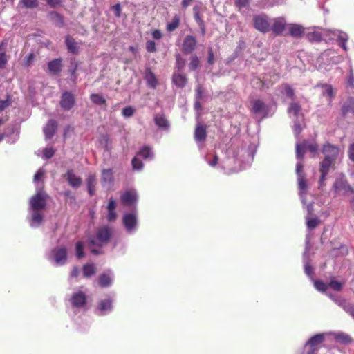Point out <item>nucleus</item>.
<instances>
[{
  "label": "nucleus",
  "instance_id": "1",
  "mask_svg": "<svg viewBox=\"0 0 354 354\" xmlns=\"http://www.w3.org/2000/svg\"><path fill=\"white\" fill-rule=\"evenodd\" d=\"M113 229L109 225H103L98 227L94 236L88 239V246L90 252L95 255L104 254L101 249L108 245L112 239Z\"/></svg>",
  "mask_w": 354,
  "mask_h": 354
},
{
  "label": "nucleus",
  "instance_id": "2",
  "mask_svg": "<svg viewBox=\"0 0 354 354\" xmlns=\"http://www.w3.org/2000/svg\"><path fill=\"white\" fill-rule=\"evenodd\" d=\"M48 195L43 191L40 190L32 196L30 198V203L33 210H41L45 209L46 206V201Z\"/></svg>",
  "mask_w": 354,
  "mask_h": 354
},
{
  "label": "nucleus",
  "instance_id": "3",
  "mask_svg": "<svg viewBox=\"0 0 354 354\" xmlns=\"http://www.w3.org/2000/svg\"><path fill=\"white\" fill-rule=\"evenodd\" d=\"M254 28L260 32H267L270 30L268 18L266 15H256L253 18Z\"/></svg>",
  "mask_w": 354,
  "mask_h": 354
},
{
  "label": "nucleus",
  "instance_id": "4",
  "mask_svg": "<svg viewBox=\"0 0 354 354\" xmlns=\"http://www.w3.org/2000/svg\"><path fill=\"white\" fill-rule=\"evenodd\" d=\"M75 104V95L70 91H64L59 101L60 106L65 111L71 110Z\"/></svg>",
  "mask_w": 354,
  "mask_h": 354
},
{
  "label": "nucleus",
  "instance_id": "5",
  "mask_svg": "<svg viewBox=\"0 0 354 354\" xmlns=\"http://www.w3.org/2000/svg\"><path fill=\"white\" fill-rule=\"evenodd\" d=\"M339 147L328 142L323 145L322 152L325 156L324 158L335 162L339 153Z\"/></svg>",
  "mask_w": 354,
  "mask_h": 354
},
{
  "label": "nucleus",
  "instance_id": "6",
  "mask_svg": "<svg viewBox=\"0 0 354 354\" xmlns=\"http://www.w3.org/2000/svg\"><path fill=\"white\" fill-rule=\"evenodd\" d=\"M197 45V40L193 35H187L182 44V51L185 54H190L195 50Z\"/></svg>",
  "mask_w": 354,
  "mask_h": 354
},
{
  "label": "nucleus",
  "instance_id": "7",
  "mask_svg": "<svg viewBox=\"0 0 354 354\" xmlns=\"http://www.w3.org/2000/svg\"><path fill=\"white\" fill-rule=\"evenodd\" d=\"M171 82L177 88H183L188 82V79L182 71H174L171 76Z\"/></svg>",
  "mask_w": 354,
  "mask_h": 354
},
{
  "label": "nucleus",
  "instance_id": "8",
  "mask_svg": "<svg viewBox=\"0 0 354 354\" xmlns=\"http://www.w3.org/2000/svg\"><path fill=\"white\" fill-rule=\"evenodd\" d=\"M87 301L86 294L82 291H78L72 295L71 297V302L73 307L82 308L84 307Z\"/></svg>",
  "mask_w": 354,
  "mask_h": 354
},
{
  "label": "nucleus",
  "instance_id": "9",
  "mask_svg": "<svg viewBox=\"0 0 354 354\" xmlns=\"http://www.w3.org/2000/svg\"><path fill=\"white\" fill-rule=\"evenodd\" d=\"M334 162V161L328 160V158H324L319 163V171L321 173V176L319 181V186L323 185L324 182L326 180V177L329 171V169Z\"/></svg>",
  "mask_w": 354,
  "mask_h": 354
},
{
  "label": "nucleus",
  "instance_id": "10",
  "mask_svg": "<svg viewBox=\"0 0 354 354\" xmlns=\"http://www.w3.org/2000/svg\"><path fill=\"white\" fill-rule=\"evenodd\" d=\"M62 59L57 58L50 61L48 63V73L53 75H57L62 70Z\"/></svg>",
  "mask_w": 354,
  "mask_h": 354
},
{
  "label": "nucleus",
  "instance_id": "11",
  "mask_svg": "<svg viewBox=\"0 0 354 354\" xmlns=\"http://www.w3.org/2000/svg\"><path fill=\"white\" fill-rule=\"evenodd\" d=\"M57 122L53 119L48 121L44 127V133L46 139H51L55 134L57 129Z\"/></svg>",
  "mask_w": 354,
  "mask_h": 354
},
{
  "label": "nucleus",
  "instance_id": "12",
  "mask_svg": "<svg viewBox=\"0 0 354 354\" xmlns=\"http://www.w3.org/2000/svg\"><path fill=\"white\" fill-rule=\"evenodd\" d=\"M333 189L337 193H346L348 192H353L352 187L346 181L342 179H337L333 184Z\"/></svg>",
  "mask_w": 354,
  "mask_h": 354
},
{
  "label": "nucleus",
  "instance_id": "13",
  "mask_svg": "<svg viewBox=\"0 0 354 354\" xmlns=\"http://www.w3.org/2000/svg\"><path fill=\"white\" fill-rule=\"evenodd\" d=\"M65 176L68 184L74 188L79 187L82 183V178L77 176L73 169H68L66 173Z\"/></svg>",
  "mask_w": 354,
  "mask_h": 354
},
{
  "label": "nucleus",
  "instance_id": "14",
  "mask_svg": "<svg viewBox=\"0 0 354 354\" xmlns=\"http://www.w3.org/2000/svg\"><path fill=\"white\" fill-rule=\"evenodd\" d=\"M324 341V334H317L311 337V338L307 342L306 345L310 346V348L319 350L318 346L323 343Z\"/></svg>",
  "mask_w": 354,
  "mask_h": 354
},
{
  "label": "nucleus",
  "instance_id": "15",
  "mask_svg": "<svg viewBox=\"0 0 354 354\" xmlns=\"http://www.w3.org/2000/svg\"><path fill=\"white\" fill-rule=\"evenodd\" d=\"M123 224L128 231L133 230L137 224L136 216L133 214H127L124 215Z\"/></svg>",
  "mask_w": 354,
  "mask_h": 354
},
{
  "label": "nucleus",
  "instance_id": "16",
  "mask_svg": "<svg viewBox=\"0 0 354 354\" xmlns=\"http://www.w3.org/2000/svg\"><path fill=\"white\" fill-rule=\"evenodd\" d=\"M115 208H116V202L113 198H111L109 201V204L107 205V209H108V215H107V220L109 222H113L117 218V214L115 212Z\"/></svg>",
  "mask_w": 354,
  "mask_h": 354
},
{
  "label": "nucleus",
  "instance_id": "17",
  "mask_svg": "<svg viewBox=\"0 0 354 354\" xmlns=\"http://www.w3.org/2000/svg\"><path fill=\"white\" fill-rule=\"evenodd\" d=\"M206 126L198 124L194 131V138L197 142H203L207 138Z\"/></svg>",
  "mask_w": 354,
  "mask_h": 354
},
{
  "label": "nucleus",
  "instance_id": "18",
  "mask_svg": "<svg viewBox=\"0 0 354 354\" xmlns=\"http://www.w3.org/2000/svg\"><path fill=\"white\" fill-rule=\"evenodd\" d=\"M87 190L91 196L95 194V186L97 184L96 175L94 174H89L86 180Z\"/></svg>",
  "mask_w": 354,
  "mask_h": 354
},
{
  "label": "nucleus",
  "instance_id": "19",
  "mask_svg": "<svg viewBox=\"0 0 354 354\" xmlns=\"http://www.w3.org/2000/svg\"><path fill=\"white\" fill-rule=\"evenodd\" d=\"M145 78L147 81V85L149 87L152 88H156L158 85V80L155 74L149 68H147L145 71Z\"/></svg>",
  "mask_w": 354,
  "mask_h": 354
},
{
  "label": "nucleus",
  "instance_id": "20",
  "mask_svg": "<svg viewBox=\"0 0 354 354\" xmlns=\"http://www.w3.org/2000/svg\"><path fill=\"white\" fill-rule=\"evenodd\" d=\"M55 261L57 263H64L67 258V251L66 248L62 247L56 248L53 250Z\"/></svg>",
  "mask_w": 354,
  "mask_h": 354
},
{
  "label": "nucleus",
  "instance_id": "21",
  "mask_svg": "<svg viewBox=\"0 0 354 354\" xmlns=\"http://www.w3.org/2000/svg\"><path fill=\"white\" fill-rule=\"evenodd\" d=\"M65 43L67 47L68 52L73 54H77L79 52V48L77 46V43L75 41V39L71 37L70 35H67L65 37Z\"/></svg>",
  "mask_w": 354,
  "mask_h": 354
},
{
  "label": "nucleus",
  "instance_id": "22",
  "mask_svg": "<svg viewBox=\"0 0 354 354\" xmlns=\"http://www.w3.org/2000/svg\"><path fill=\"white\" fill-rule=\"evenodd\" d=\"M154 122L156 126L163 130H167L169 127V122L162 114H156L154 116Z\"/></svg>",
  "mask_w": 354,
  "mask_h": 354
},
{
  "label": "nucleus",
  "instance_id": "23",
  "mask_svg": "<svg viewBox=\"0 0 354 354\" xmlns=\"http://www.w3.org/2000/svg\"><path fill=\"white\" fill-rule=\"evenodd\" d=\"M289 33L292 37L301 38L304 34V28L299 24H291Z\"/></svg>",
  "mask_w": 354,
  "mask_h": 354
},
{
  "label": "nucleus",
  "instance_id": "24",
  "mask_svg": "<svg viewBox=\"0 0 354 354\" xmlns=\"http://www.w3.org/2000/svg\"><path fill=\"white\" fill-rule=\"evenodd\" d=\"M121 201L126 205H133L136 201V196L131 192H126L122 194Z\"/></svg>",
  "mask_w": 354,
  "mask_h": 354
},
{
  "label": "nucleus",
  "instance_id": "25",
  "mask_svg": "<svg viewBox=\"0 0 354 354\" xmlns=\"http://www.w3.org/2000/svg\"><path fill=\"white\" fill-rule=\"evenodd\" d=\"M342 112L344 115L348 113H354V97H349L343 104Z\"/></svg>",
  "mask_w": 354,
  "mask_h": 354
},
{
  "label": "nucleus",
  "instance_id": "26",
  "mask_svg": "<svg viewBox=\"0 0 354 354\" xmlns=\"http://www.w3.org/2000/svg\"><path fill=\"white\" fill-rule=\"evenodd\" d=\"M317 86L321 87L323 89L322 95L329 97L330 101L334 97L335 93L333 88L330 84H317Z\"/></svg>",
  "mask_w": 354,
  "mask_h": 354
},
{
  "label": "nucleus",
  "instance_id": "27",
  "mask_svg": "<svg viewBox=\"0 0 354 354\" xmlns=\"http://www.w3.org/2000/svg\"><path fill=\"white\" fill-rule=\"evenodd\" d=\"M266 106L261 100H256L252 103L251 111L255 114L261 113L266 111Z\"/></svg>",
  "mask_w": 354,
  "mask_h": 354
},
{
  "label": "nucleus",
  "instance_id": "28",
  "mask_svg": "<svg viewBox=\"0 0 354 354\" xmlns=\"http://www.w3.org/2000/svg\"><path fill=\"white\" fill-rule=\"evenodd\" d=\"M83 277L88 278L96 273V268L93 263H87L82 267Z\"/></svg>",
  "mask_w": 354,
  "mask_h": 354
},
{
  "label": "nucleus",
  "instance_id": "29",
  "mask_svg": "<svg viewBox=\"0 0 354 354\" xmlns=\"http://www.w3.org/2000/svg\"><path fill=\"white\" fill-rule=\"evenodd\" d=\"M101 181L102 184L111 183L113 181V173L111 169L102 171Z\"/></svg>",
  "mask_w": 354,
  "mask_h": 354
},
{
  "label": "nucleus",
  "instance_id": "30",
  "mask_svg": "<svg viewBox=\"0 0 354 354\" xmlns=\"http://www.w3.org/2000/svg\"><path fill=\"white\" fill-rule=\"evenodd\" d=\"M334 339L336 342L343 344H348L352 342V338L348 335L344 333H335L334 335Z\"/></svg>",
  "mask_w": 354,
  "mask_h": 354
},
{
  "label": "nucleus",
  "instance_id": "31",
  "mask_svg": "<svg viewBox=\"0 0 354 354\" xmlns=\"http://www.w3.org/2000/svg\"><path fill=\"white\" fill-rule=\"evenodd\" d=\"M180 17L178 15H175L171 21L167 24L166 29L168 32H173L176 30L180 26Z\"/></svg>",
  "mask_w": 354,
  "mask_h": 354
},
{
  "label": "nucleus",
  "instance_id": "32",
  "mask_svg": "<svg viewBox=\"0 0 354 354\" xmlns=\"http://www.w3.org/2000/svg\"><path fill=\"white\" fill-rule=\"evenodd\" d=\"M271 29L274 34L281 35L285 29V24L280 20H275Z\"/></svg>",
  "mask_w": 354,
  "mask_h": 354
},
{
  "label": "nucleus",
  "instance_id": "33",
  "mask_svg": "<svg viewBox=\"0 0 354 354\" xmlns=\"http://www.w3.org/2000/svg\"><path fill=\"white\" fill-rule=\"evenodd\" d=\"M112 303L113 301L111 298L102 300L99 304L98 308L102 312L111 310L112 309Z\"/></svg>",
  "mask_w": 354,
  "mask_h": 354
},
{
  "label": "nucleus",
  "instance_id": "34",
  "mask_svg": "<svg viewBox=\"0 0 354 354\" xmlns=\"http://www.w3.org/2000/svg\"><path fill=\"white\" fill-rule=\"evenodd\" d=\"M90 99L96 105H106V101L102 95L93 93L90 95Z\"/></svg>",
  "mask_w": 354,
  "mask_h": 354
},
{
  "label": "nucleus",
  "instance_id": "35",
  "mask_svg": "<svg viewBox=\"0 0 354 354\" xmlns=\"http://www.w3.org/2000/svg\"><path fill=\"white\" fill-rule=\"evenodd\" d=\"M98 283L100 287L106 288L111 284V277L106 274H102L99 276Z\"/></svg>",
  "mask_w": 354,
  "mask_h": 354
},
{
  "label": "nucleus",
  "instance_id": "36",
  "mask_svg": "<svg viewBox=\"0 0 354 354\" xmlns=\"http://www.w3.org/2000/svg\"><path fill=\"white\" fill-rule=\"evenodd\" d=\"M301 110V106L297 102L290 103L288 107V113H292L295 118H298V115Z\"/></svg>",
  "mask_w": 354,
  "mask_h": 354
},
{
  "label": "nucleus",
  "instance_id": "37",
  "mask_svg": "<svg viewBox=\"0 0 354 354\" xmlns=\"http://www.w3.org/2000/svg\"><path fill=\"white\" fill-rule=\"evenodd\" d=\"M200 64V60L196 55H192L189 57V68L190 71H195Z\"/></svg>",
  "mask_w": 354,
  "mask_h": 354
},
{
  "label": "nucleus",
  "instance_id": "38",
  "mask_svg": "<svg viewBox=\"0 0 354 354\" xmlns=\"http://www.w3.org/2000/svg\"><path fill=\"white\" fill-rule=\"evenodd\" d=\"M138 156H141L144 159L151 158L152 156L151 148L148 146L142 147L138 153Z\"/></svg>",
  "mask_w": 354,
  "mask_h": 354
},
{
  "label": "nucleus",
  "instance_id": "39",
  "mask_svg": "<svg viewBox=\"0 0 354 354\" xmlns=\"http://www.w3.org/2000/svg\"><path fill=\"white\" fill-rule=\"evenodd\" d=\"M75 254L77 259H80L84 257L85 254L84 252V243L82 241H78L75 245Z\"/></svg>",
  "mask_w": 354,
  "mask_h": 354
},
{
  "label": "nucleus",
  "instance_id": "40",
  "mask_svg": "<svg viewBox=\"0 0 354 354\" xmlns=\"http://www.w3.org/2000/svg\"><path fill=\"white\" fill-rule=\"evenodd\" d=\"M185 66V60L180 54L176 55V71H182Z\"/></svg>",
  "mask_w": 354,
  "mask_h": 354
},
{
  "label": "nucleus",
  "instance_id": "41",
  "mask_svg": "<svg viewBox=\"0 0 354 354\" xmlns=\"http://www.w3.org/2000/svg\"><path fill=\"white\" fill-rule=\"evenodd\" d=\"M19 3L26 8H35L38 6V0H20Z\"/></svg>",
  "mask_w": 354,
  "mask_h": 354
},
{
  "label": "nucleus",
  "instance_id": "42",
  "mask_svg": "<svg viewBox=\"0 0 354 354\" xmlns=\"http://www.w3.org/2000/svg\"><path fill=\"white\" fill-rule=\"evenodd\" d=\"M306 153V148L304 142L297 144L296 145V156L298 159L302 160Z\"/></svg>",
  "mask_w": 354,
  "mask_h": 354
},
{
  "label": "nucleus",
  "instance_id": "43",
  "mask_svg": "<svg viewBox=\"0 0 354 354\" xmlns=\"http://www.w3.org/2000/svg\"><path fill=\"white\" fill-rule=\"evenodd\" d=\"M306 149H308L310 153L315 154L318 151V145L316 143H309L307 140L303 141Z\"/></svg>",
  "mask_w": 354,
  "mask_h": 354
},
{
  "label": "nucleus",
  "instance_id": "44",
  "mask_svg": "<svg viewBox=\"0 0 354 354\" xmlns=\"http://www.w3.org/2000/svg\"><path fill=\"white\" fill-rule=\"evenodd\" d=\"M31 221L37 224H40L43 221V216L39 212V210H33Z\"/></svg>",
  "mask_w": 354,
  "mask_h": 354
},
{
  "label": "nucleus",
  "instance_id": "45",
  "mask_svg": "<svg viewBox=\"0 0 354 354\" xmlns=\"http://www.w3.org/2000/svg\"><path fill=\"white\" fill-rule=\"evenodd\" d=\"M297 180L299 190L301 191L302 192H305L308 187L305 176H301L299 177H297Z\"/></svg>",
  "mask_w": 354,
  "mask_h": 354
},
{
  "label": "nucleus",
  "instance_id": "46",
  "mask_svg": "<svg viewBox=\"0 0 354 354\" xmlns=\"http://www.w3.org/2000/svg\"><path fill=\"white\" fill-rule=\"evenodd\" d=\"M283 88L286 96L290 97L291 100H294L295 98V95L294 89L292 88V86L288 84H284Z\"/></svg>",
  "mask_w": 354,
  "mask_h": 354
},
{
  "label": "nucleus",
  "instance_id": "47",
  "mask_svg": "<svg viewBox=\"0 0 354 354\" xmlns=\"http://www.w3.org/2000/svg\"><path fill=\"white\" fill-rule=\"evenodd\" d=\"M132 167L134 170H141L143 167L142 162L137 157H134L131 161Z\"/></svg>",
  "mask_w": 354,
  "mask_h": 354
},
{
  "label": "nucleus",
  "instance_id": "48",
  "mask_svg": "<svg viewBox=\"0 0 354 354\" xmlns=\"http://www.w3.org/2000/svg\"><path fill=\"white\" fill-rule=\"evenodd\" d=\"M134 113L135 109L130 106L124 107V109H122V115L125 118H129L132 116L134 114Z\"/></svg>",
  "mask_w": 354,
  "mask_h": 354
},
{
  "label": "nucleus",
  "instance_id": "49",
  "mask_svg": "<svg viewBox=\"0 0 354 354\" xmlns=\"http://www.w3.org/2000/svg\"><path fill=\"white\" fill-rule=\"evenodd\" d=\"M315 288L321 292H325L327 290V285L322 281H315L314 283Z\"/></svg>",
  "mask_w": 354,
  "mask_h": 354
},
{
  "label": "nucleus",
  "instance_id": "50",
  "mask_svg": "<svg viewBox=\"0 0 354 354\" xmlns=\"http://www.w3.org/2000/svg\"><path fill=\"white\" fill-rule=\"evenodd\" d=\"M328 286L334 290L340 291L342 288V283L337 281L332 280L329 283Z\"/></svg>",
  "mask_w": 354,
  "mask_h": 354
},
{
  "label": "nucleus",
  "instance_id": "51",
  "mask_svg": "<svg viewBox=\"0 0 354 354\" xmlns=\"http://www.w3.org/2000/svg\"><path fill=\"white\" fill-rule=\"evenodd\" d=\"M11 104V99L10 95H7L5 100H0V112L8 108Z\"/></svg>",
  "mask_w": 354,
  "mask_h": 354
},
{
  "label": "nucleus",
  "instance_id": "52",
  "mask_svg": "<svg viewBox=\"0 0 354 354\" xmlns=\"http://www.w3.org/2000/svg\"><path fill=\"white\" fill-rule=\"evenodd\" d=\"M319 223V220L317 218H310L307 221L306 225L309 229H315Z\"/></svg>",
  "mask_w": 354,
  "mask_h": 354
},
{
  "label": "nucleus",
  "instance_id": "53",
  "mask_svg": "<svg viewBox=\"0 0 354 354\" xmlns=\"http://www.w3.org/2000/svg\"><path fill=\"white\" fill-rule=\"evenodd\" d=\"M146 49L149 53H155L156 51V43L149 40L146 42Z\"/></svg>",
  "mask_w": 354,
  "mask_h": 354
},
{
  "label": "nucleus",
  "instance_id": "54",
  "mask_svg": "<svg viewBox=\"0 0 354 354\" xmlns=\"http://www.w3.org/2000/svg\"><path fill=\"white\" fill-rule=\"evenodd\" d=\"M55 149L53 147L45 148L43 151L44 156L47 158H51L55 154Z\"/></svg>",
  "mask_w": 354,
  "mask_h": 354
},
{
  "label": "nucleus",
  "instance_id": "55",
  "mask_svg": "<svg viewBox=\"0 0 354 354\" xmlns=\"http://www.w3.org/2000/svg\"><path fill=\"white\" fill-rule=\"evenodd\" d=\"M250 0H234L235 6L241 10L243 8H245L250 3Z\"/></svg>",
  "mask_w": 354,
  "mask_h": 354
},
{
  "label": "nucleus",
  "instance_id": "56",
  "mask_svg": "<svg viewBox=\"0 0 354 354\" xmlns=\"http://www.w3.org/2000/svg\"><path fill=\"white\" fill-rule=\"evenodd\" d=\"M8 63V59L6 53H0V70L5 68Z\"/></svg>",
  "mask_w": 354,
  "mask_h": 354
},
{
  "label": "nucleus",
  "instance_id": "57",
  "mask_svg": "<svg viewBox=\"0 0 354 354\" xmlns=\"http://www.w3.org/2000/svg\"><path fill=\"white\" fill-rule=\"evenodd\" d=\"M111 10L114 12L115 16L116 17H120L121 16V6L120 3H116L111 7Z\"/></svg>",
  "mask_w": 354,
  "mask_h": 354
},
{
  "label": "nucleus",
  "instance_id": "58",
  "mask_svg": "<svg viewBox=\"0 0 354 354\" xmlns=\"http://www.w3.org/2000/svg\"><path fill=\"white\" fill-rule=\"evenodd\" d=\"M207 62L212 65L214 63V55L212 48H209L207 52Z\"/></svg>",
  "mask_w": 354,
  "mask_h": 354
},
{
  "label": "nucleus",
  "instance_id": "59",
  "mask_svg": "<svg viewBox=\"0 0 354 354\" xmlns=\"http://www.w3.org/2000/svg\"><path fill=\"white\" fill-rule=\"evenodd\" d=\"M45 171L43 169H39L34 176V181L38 182L44 176Z\"/></svg>",
  "mask_w": 354,
  "mask_h": 354
},
{
  "label": "nucleus",
  "instance_id": "60",
  "mask_svg": "<svg viewBox=\"0 0 354 354\" xmlns=\"http://www.w3.org/2000/svg\"><path fill=\"white\" fill-rule=\"evenodd\" d=\"M308 38L313 41H320L322 40V35L318 32H313L308 35Z\"/></svg>",
  "mask_w": 354,
  "mask_h": 354
},
{
  "label": "nucleus",
  "instance_id": "61",
  "mask_svg": "<svg viewBox=\"0 0 354 354\" xmlns=\"http://www.w3.org/2000/svg\"><path fill=\"white\" fill-rule=\"evenodd\" d=\"M203 88L201 85H198L196 88V97L201 100L203 97Z\"/></svg>",
  "mask_w": 354,
  "mask_h": 354
},
{
  "label": "nucleus",
  "instance_id": "62",
  "mask_svg": "<svg viewBox=\"0 0 354 354\" xmlns=\"http://www.w3.org/2000/svg\"><path fill=\"white\" fill-rule=\"evenodd\" d=\"M303 164L301 162H298L296 165V173L297 174V177H299L301 176H305V174L303 171Z\"/></svg>",
  "mask_w": 354,
  "mask_h": 354
},
{
  "label": "nucleus",
  "instance_id": "63",
  "mask_svg": "<svg viewBox=\"0 0 354 354\" xmlns=\"http://www.w3.org/2000/svg\"><path fill=\"white\" fill-rule=\"evenodd\" d=\"M194 18L196 20V21L197 22V24H200L201 22H203L204 21L201 18V15L199 14V12L196 11V7L194 8Z\"/></svg>",
  "mask_w": 354,
  "mask_h": 354
},
{
  "label": "nucleus",
  "instance_id": "64",
  "mask_svg": "<svg viewBox=\"0 0 354 354\" xmlns=\"http://www.w3.org/2000/svg\"><path fill=\"white\" fill-rule=\"evenodd\" d=\"M348 156H349V158L352 161H354V143L351 144L349 146V148H348Z\"/></svg>",
  "mask_w": 354,
  "mask_h": 354
}]
</instances>
